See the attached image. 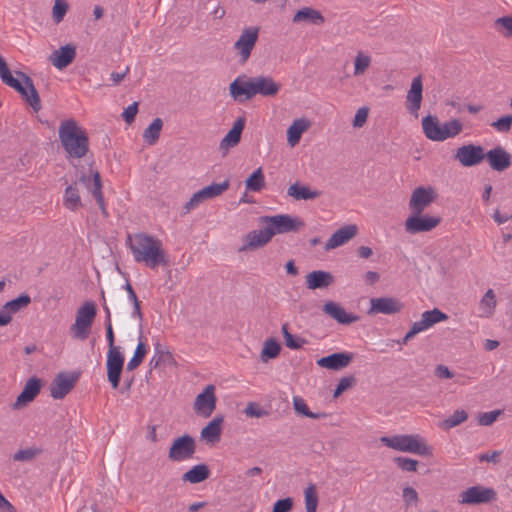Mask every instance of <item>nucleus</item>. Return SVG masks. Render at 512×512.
<instances>
[{"instance_id": "nucleus-1", "label": "nucleus", "mask_w": 512, "mask_h": 512, "mask_svg": "<svg viewBox=\"0 0 512 512\" xmlns=\"http://www.w3.org/2000/svg\"><path fill=\"white\" fill-rule=\"evenodd\" d=\"M127 244L137 263H144L151 269L159 265L167 266L169 260L163 248L162 241L145 233H137L133 237L128 236Z\"/></svg>"}, {"instance_id": "nucleus-2", "label": "nucleus", "mask_w": 512, "mask_h": 512, "mask_svg": "<svg viewBox=\"0 0 512 512\" xmlns=\"http://www.w3.org/2000/svg\"><path fill=\"white\" fill-rule=\"evenodd\" d=\"M58 133L61 144L70 158L80 159L87 154L88 136L75 120L62 121Z\"/></svg>"}, {"instance_id": "nucleus-3", "label": "nucleus", "mask_w": 512, "mask_h": 512, "mask_svg": "<svg viewBox=\"0 0 512 512\" xmlns=\"http://www.w3.org/2000/svg\"><path fill=\"white\" fill-rule=\"evenodd\" d=\"M380 441L391 449L413 453L420 456H430L432 448L419 434H403L394 436H383Z\"/></svg>"}, {"instance_id": "nucleus-4", "label": "nucleus", "mask_w": 512, "mask_h": 512, "mask_svg": "<svg viewBox=\"0 0 512 512\" xmlns=\"http://www.w3.org/2000/svg\"><path fill=\"white\" fill-rule=\"evenodd\" d=\"M17 77H10L4 84L15 89L35 112L41 110V100L32 79L21 71L15 72Z\"/></svg>"}, {"instance_id": "nucleus-5", "label": "nucleus", "mask_w": 512, "mask_h": 512, "mask_svg": "<svg viewBox=\"0 0 512 512\" xmlns=\"http://www.w3.org/2000/svg\"><path fill=\"white\" fill-rule=\"evenodd\" d=\"M17 77H10L4 84L15 89L35 112L41 110V100L32 79L21 71L15 72Z\"/></svg>"}, {"instance_id": "nucleus-6", "label": "nucleus", "mask_w": 512, "mask_h": 512, "mask_svg": "<svg viewBox=\"0 0 512 512\" xmlns=\"http://www.w3.org/2000/svg\"><path fill=\"white\" fill-rule=\"evenodd\" d=\"M96 316V306L94 302H85L76 312L75 323L70 328L73 338L86 340L90 334V329Z\"/></svg>"}, {"instance_id": "nucleus-7", "label": "nucleus", "mask_w": 512, "mask_h": 512, "mask_svg": "<svg viewBox=\"0 0 512 512\" xmlns=\"http://www.w3.org/2000/svg\"><path fill=\"white\" fill-rule=\"evenodd\" d=\"M260 222L265 224L268 230L273 232V236L276 234L296 232L304 226V222L300 218L293 217L289 214L263 216L260 218Z\"/></svg>"}, {"instance_id": "nucleus-8", "label": "nucleus", "mask_w": 512, "mask_h": 512, "mask_svg": "<svg viewBox=\"0 0 512 512\" xmlns=\"http://www.w3.org/2000/svg\"><path fill=\"white\" fill-rule=\"evenodd\" d=\"M259 38V28L248 26L242 29L239 38L233 45V49L239 57V62L245 64L251 56Z\"/></svg>"}, {"instance_id": "nucleus-9", "label": "nucleus", "mask_w": 512, "mask_h": 512, "mask_svg": "<svg viewBox=\"0 0 512 512\" xmlns=\"http://www.w3.org/2000/svg\"><path fill=\"white\" fill-rule=\"evenodd\" d=\"M196 451L195 439L185 434L176 438L168 452V457L171 461L182 462L193 457Z\"/></svg>"}, {"instance_id": "nucleus-10", "label": "nucleus", "mask_w": 512, "mask_h": 512, "mask_svg": "<svg viewBox=\"0 0 512 512\" xmlns=\"http://www.w3.org/2000/svg\"><path fill=\"white\" fill-rule=\"evenodd\" d=\"M441 217L412 213L405 221V231L409 234L429 232L441 223Z\"/></svg>"}, {"instance_id": "nucleus-11", "label": "nucleus", "mask_w": 512, "mask_h": 512, "mask_svg": "<svg viewBox=\"0 0 512 512\" xmlns=\"http://www.w3.org/2000/svg\"><path fill=\"white\" fill-rule=\"evenodd\" d=\"M454 158L464 167H473L485 159V151L480 145L466 144L456 150Z\"/></svg>"}, {"instance_id": "nucleus-12", "label": "nucleus", "mask_w": 512, "mask_h": 512, "mask_svg": "<svg viewBox=\"0 0 512 512\" xmlns=\"http://www.w3.org/2000/svg\"><path fill=\"white\" fill-rule=\"evenodd\" d=\"M124 355L121 349L108 350L107 352V377L111 386L117 389L120 382L121 373L124 366Z\"/></svg>"}, {"instance_id": "nucleus-13", "label": "nucleus", "mask_w": 512, "mask_h": 512, "mask_svg": "<svg viewBox=\"0 0 512 512\" xmlns=\"http://www.w3.org/2000/svg\"><path fill=\"white\" fill-rule=\"evenodd\" d=\"M404 308V304L395 297H378L370 299L369 315L385 314L392 315L399 313Z\"/></svg>"}, {"instance_id": "nucleus-14", "label": "nucleus", "mask_w": 512, "mask_h": 512, "mask_svg": "<svg viewBox=\"0 0 512 512\" xmlns=\"http://www.w3.org/2000/svg\"><path fill=\"white\" fill-rule=\"evenodd\" d=\"M216 400L215 387L207 385L194 401L195 412L205 418L211 416L216 408Z\"/></svg>"}, {"instance_id": "nucleus-15", "label": "nucleus", "mask_w": 512, "mask_h": 512, "mask_svg": "<svg viewBox=\"0 0 512 512\" xmlns=\"http://www.w3.org/2000/svg\"><path fill=\"white\" fill-rule=\"evenodd\" d=\"M436 198V193L431 187H418L411 195L409 208L414 214H421Z\"/></svg>"}, {"instance_id": "nucleus-16", "label": "nucleus", "mask_w": 512, "mask_h": 512, "mask_svg": "<svg viewBox=\"0 0 512 512\" xmlns=\"http://www.w3.org/2000/svg\"><path fill=\"white\" fill-rule=\"evenodd\" d=\"M448 316L437 308L425 311L421 315V319L412 324L409 330V336L415 337L417 334L426 331L433 325L447 320Z\"/></svg>"}, {"instance_id": "nucleus-17", "label": "nucleus", "mask_w": 512, "mask_h": 512, "mask_svg": "<svg viewBox=\"0 0 512 512\" xmlns=\"http://www.w3.org/2000/svg\"><path fill=\"white\" fill-rule=\"evenodd\" d=\"M496 498V492L492 488L483 486H472L461 493V503L482 504L493 501Z\"/></svg>"}, {"instance_id": "nucleus-18", "label": "nucleus", "mask_w": 512, "mask_h": 512, "mask_svg": "<svg viewBox=\"0 0 512 512\" xmlns=\"http://www.w3.org/2000/svg\"><path fill=\"white\" fill-rule=\"evenodd\" d=\"M273 237V232L268 230L267 226L263 229L253 230L243 238V245L238 249L239 252L255 250L265 246Z\"/></svg>"}, {"instance_id": "nucleus-19", "label": "nucleus", "mask_w": 512, "mask_h": 512, "mask_svg": "<svg viewBox=\"0 0 512 512\" xmlns=\"http://www.w3.org/2000/svg\"><path fill=\"white\" fill-rule=\"evenodd\" d=\"M79 182H81L94 196L99 208L102 210L103 214H107L104 202V196L102 193V184L101 178L98 171L92 172L91 175L83 174L79 178Z\"/></svg>"}, {"instance_id": "nucleus-20", "label": "nucleus", "mask_w": 512, "mask_h": 512, "mask_svg": "<svg viewBox=\"0 0 512 512\" xmlns=\"http://www.w3.org/2000/svg\"><path fill=\"white\" fill-rule=\"evenodd\" d=\"M253 96L272 97L278 94L281 85L269 76L251 77Z\"/></svg>"}, {"instance_id": "nucleus-21", "label": "nucleus", "mask_w": 512, "mask_h": 512, "mask_svg": "<svg viewBox=\"0 0 512 512\" xmlns=\"http://www.w3.org/2000/svg\"><path fill=\"white\" fill-rule=\"evenodd\" d=\"M77 378L71 374L60 373L53 380L50 394L54 399L64 398L74 387Z\"/></svg>"}, {"instance_id": "nucleus-22", "label": "nucleus", "mask_w": 512, "mask_h": 512, "mask_svg": "<svg viewBox=\"0 0 512 512\" xmlns=\"http://www.w3.org/2000/svg\"><path fill=\"white\" fill-rule=\"evenodd\" d=\"M323 312L340 324L350 325L359 320V316L348 313L340 304L328 301L323 305Z\"/></svg>"}, {"instance_id": "nucleus-23", "label": "nucleus", "mask_w": 512, "mask_h": 512, "mask_svg": "<svg viewBox=\"0 0 512 512\" xmlns=\"http://www.w3.org/2000/svg\"><path fill=\"white\" fill-rule=\"evenodd\" d=\"M353 360V353L339 352L333 353L317 360V365L329 370L338 371L347 367Z\"/></svg>"}, {"instance_id": "nucleus-24", "label": "nucleus", "mask_w": 512, "mask_h": 512, "mask_svg": "<svg viewBox=\"0 0 512 512\" xmlns=\"http://www.w3.org/2000/svg\"><path fill=\"white\" fill-rule=\"evenodd\" d=\"M490 167L498 172L508 169L511 165V155L501 146H497L485 153Z\"/></svg>"}, {"instance_id": "nucleus-25", "label": "nucleus", "mask_w": 512, "mask_h": 512, "mask_svg": "<svg viewBox=\"0 0 512 512\" xmlns=\"http://www.w3.org/2000/svg\"><path fill=\"white\" fill-rule=\"evenodd\" d=\"M41 390V382L36 377H31L25 384L22 392L13 404L14 409H20L32 402Z\"/></svg>"}, {"instance_id": "nucleus-26", "label": "nucleus", "mask_w": 512, "mask_h": 512, "mask_svg": "<svg viewBox=\"0 0 512 512\" xmlns=\"http://www.w3.org/2000/svg\"><path fill=\"white\" fill-rule=\"evenodd\" d=\"M231 96L239 102L253 98L251 79L237 77L229 86Z\"/></svg>"}, {"instance_id": "nucleus-27", "label": "nucleus", "mask_w": 512, "mask_h": 512, "mask_svg": "<svg viewBox=\"0 0 512 512\" xmlns=\"http://www.w3.org/2000/svg\"><path fill=\"white\" fill-rule=\"evenodd\" d=\"M76 56V48L71 44L60 47L50 55V61L57 69H64L70 65Z\"/></svg>"}, {"instance_id": "nucleus-28", "label": "nucleus", "mask_w": 512, "mask_h": 512, "mask_svg": "<svg viewBox=\"0 0 512 512\" xmlns=\"http://www.w3.org/2000/svg\"><path fill=\"white\" fill-rule=\"evenodd\" d=\"M356 225H346L332 234L325 244V250H332L344 245L357 234Z\"/></svg>"}, {"instance_id": "nucleus-29", "label": "nucleus", "mask_w": 512, "mask_h": 512, "mask_svg": "<svg viewBox=\"0 0 512 512\" xmlns=\"http://www.w3.org/2000/svg\"><path fill=\"white\" fill-rule=\"evenodd\" d=\"M423 84L421 76L412 80L410 90L407 93V109L410 113L416 114L421 107Z\"/></svg>"}, {"instance_id": "nucleus-30", "label": "nucleus", "mask_w": 512, "mask_h": 512, "mask_svg": "<svg viewBox=\"0 0 512 512\" xmlns=\"http://www.w3.org/2000/svg\"><path fill=\"white\" fill-rule=\"evenodd\" d=\"M306 286L310 290L323 289L330 286L333 281V275L330 272L315 270L306 275Z\"/></svg>"}, {"instance_id": "nucleus-31", "label": "nucleus", "mask_w": 512, "mask_h": 512, "mask_svg": "<svg viewBox=\"0 0 512 512\" xmlns=\"http://www.w3.org/2000/svg\"><path fill=\"white\" fill-rule=\"evenodd\" d=\"M292 22L295 24L308 23L320 26L324 24L325 18L320 11L306 6L294 14Z\"/></svg>"}, {"instance_id": "nucleus-32", "label": "nucleus", "mask_w": 512, "mask_h": 512, "mask_svg": "<svg viewBox=\"0 0 512 512\" xmlns=\"http://www.w3.org/2000/svg\"><path fill=\"white\" fill-rule=\"evenodd\" d=\"M245 126V118L239 117L233 124V127L220 142L221 150H228L236 146L241 140V134Z\"/></svg>"}, {"instance_id": "nucleus-33", "label": "nucleus", "mask_w": 512, "mask_h": 512, "mask_svg": "<svg viewBox=\"0 0 512 512\" xmlns=\"http://www.w3.org/2000/svg\"><path fill=\"white\" fill-rule=\"evenodd\" d=\"M422 128L425 136L432 141H444L442 125L433 116H426L422 119Z\"/></svg>"}, {"instance_id": "nucleus-34", "label": "nucleus", "mask_w": 512, "mask_h": 512, "mask_svg": "<svg viewBox=\"0 0 512 512\" xmlns=\"http://www.w3.org/2000/svg\"><path fill=\"white\" fill-rule=\"evenodd\" d=\"M310 122L305 118H299L293 121L287 130V140L291 147L299 143L302 134L309 128Z\"/></svg>"}, {"instance_id": "nucleus-35", "label": "nucleus", "mask_w": 512, "mask_h": 512, "mask_svg": "<svg viewBox=\"0 0 512 512\" xmlns=\"http://www.w3.org/2000/svg\"><path fill=\"white\" fill-rule=\"evenodd\" d=\"M497 307V299L493 289H488L479 301V317L490 318Z\"/></svg>"}, {"instance_id": "nucleus-36", "label": "nucleus", "mask_w": 512, "mask_h": 512, "mask_svg": "<svg viewBox=\"0 0 512 512\" xmlns=\"http://www.w3.org/2000/svg\"><path fill=\"white\" fill-rule=\"evenodd\" d=\"M222 423L223 417H215L202 429L201 438L212 444L218 442L221 436Z\"/></svg>"}, {"instance_id": "nucleus-37", "label": "nucleus", "mask_w": 512, "mask_h": 512, "mask_svg": "<svg viewBox=\"0 0 512 512\" xmlns=\"http://www.w3.org/2000/svg\"><path fill=\"white\" fill-rule=\"evenodd\" d=\"M63 205L70 211H77L80 207H82V201L77 182L66 187L63 196Z\"/></svg>"}, {"instance_id": "nucleus-38", "label": "nucleus", "mask_w": 512, "mask_h": 512, "mask_svg": "<svg viewBox=\"0 0 512 512\" xmlns=\"http://www.w3.org/2000/svg\"><path fill=\"white\" fill-rule=\"evenodd\" d=\"M210 475V470L205 464L193 466L190 470L183 474L182 479L192 484L205 481Z\"/></svg>"}, {"instance_id": "nucleus-39", "label": "nucleus", "mask_w": 512, "mask_h": 512, "mask_svg": "<svg viewBox=\"0 0 512 512\" xmlns=\"http://www.w3.org/2000/svg\"><path fill=\"white\" fill-rule=\"evenodd\" d=\"M287 194L295 200H312L319 197L321 193L317 190H311L307 186H301L295 183L288 188Z\"/></svg>"}, {"instance_id": "nucleus-40", "label": "nucleus", "mask_w": 512, "mask_h": 512, "mask_svg": "<svg viewBox=\"0 0 512 512\" xmlns=\"http://www.w3.org/2000/svg\"><path fill=\"white\" fill-rule=\"evenodd\" d=\"M154 349L155 353L149 363L151 368H157L161 365H169L173 362L172 354L159 342L154 345Z\"/></svg>"}, {"instance_id": "nucleus-41", "label": "nucleus", "mask_w": 512, "mask_h": 512, "mask_svg": "<svg viewBox=\"0 0 512 512\" xmlns=\"http://www.w3.org/2000/svg\"><path fill=\"white\" fill-rule=\"evenodd\" d=\"M163 127L161 118H155L152 123L144 130L143 139L148 145H154L160 137Z\"/></svg>"}, {"instance_id": "nucleus-42", "label": "nucleus", "mask_w": 512, "mask_h": 512, "mask_svg": "<svg viewBox=\"0 0 512 512\" xmlns=\"http://www.w3.org/2000/svg\"><path fill=\"white\" fill-rule=\"evenodd\" d=\"M281 351V345L280 343L274 339L269 338L264 342L263 349L261 351V360L262 362L266 363L270 359H274L278 357L279 353Z\"/></svg>"}, {"instance_id": "nucleus-43", "label": "nucleus", "mask_w": 512, "mask_h": 512, "mask_svg": "<svg viewBox=\"0 0 512 512\" xmlns=\"http://www.w3.org/2000/svg\"><path fill=\"white\" fill-rule=\"evenodd\" d=\"M246 189L252 192H259L265 186V177L262 168H258L246 180Z\"/></svg>"}, {"instance_id": "nucleus-44", "label": "nucleus", "mask_w": 512, "mask_h": 512, "mask_svg": "<svg viewBox=\"0 0 512 512\" xmlns=\"http://www.w3.org/2000/svg\"><path fill=\"white\" fill-rule=\"evenodd\" d=\"M468 418V414L465 410H456L452 415L441 422L440 427L444 430H450L463 422Z\"/></svg>"}, {"instance_id": "nucleus-45", "label": "nucleus", "mask_w": 512, "mask_h": 512, "mask_svg": "<svg viewBox=\"0 0 512 512\" xmlns=\"http://www.w3.org/2000/svg\"><path fill=\"white\" fill-rule=\"evenodd\" d=\"M282 334L284 337L285 345L293 350H297L303 347L304 344L307 343V340L301 337L293 336L288 330V324L285 323L282 325Z\"/></svg>"}, {"instance_id": "nucleus-46", "label": "nucleus", "mask_w": 512, "mask_h": 512, "mask_svg": "<svg viewBox=\"0 0 512 512\" xmlns=\"http://www.w3.org/2000/svg\"><path fill=\"white\" fill-rule=\"evenodd\" d=\"M31 303V298L28 294H22L19 297L6 302L5 309L11 312V314H15L22 309L26 308Z\"/></svg>"}, {"instance_id": "nucleus-47", "label": "nucleus", "mask_w": 512, "mask_h": 512, "mask_svg": "<svg viewBox=\"0 0 512 512\" xmlns=\"http://www.w3.org/2000/svg\"><path fill=\"white\" fill-rule=\"evenodd\" d=\"M146 353H147L146 346L140 340L136 346L133 357L127 363L126 369L128 371L135 370L142 363L143 359L145 358Z\"/></svg>"}, {"instance_id": "nucleus-48", "label": "nucleus", "mask_w": 512, "mask_h": 512, "mask_svg": "<svg viewBox=\"0 0 512 512\" xmlns=\"http://www.w3.org/2000/svg\"><path fill=\"white\" fill-rule=\"evenodd\" d=\"M306 512H316L318 506V495L316 487L310 484L304 491Z\"/></svg>"}, {"instance_id": "nucleus-49", "label": "nucleus", "mask_w": 512, "mask_h": 512, "mask_svg": "<svg viewBox=\"0 0 512 512\" xmlns=\"http://www.w3.org/2000/svg\"><path fill=\"white\" fill-rule=\"evenodd\" d=\"M294 409L297 413L302 414L305 417L312 419H320L326 417L325 413H314L311 412L306 402L300 397L293 398Z\"/></svg>"}, {"instance_id": "nucleus-50", "label": "nucleus", "mask_w": 512, "mask_h": 512, "mask_svg": "<svg viewBox=\"0 0 512 512\" xmlns=\"http://www.w3.org/2000/svg\"><path fill=\"white\" fill-rule=\"evenodd\" d=\"M229 188V181L225 180L222 183H212L209 186L202 188L203 194L207 200L216 198L223 194Z\"/></svg>"}, {"instance_id": "nucleus-51", "label": "nucleus", "mask_w": 512, "mask_h": 512, "mask_svg": "<svg viewBox=\"0 0 512 512\" xmlns=\"http://www.w3.org/2000/svg\"><path fill=\"white\" fill-rule=\"evenodd\" d=\"M494 28L504 37L512 36V16L499 17L494 21Z\"/></svg>"}, {"instance_id": "nucleus-52", "label": "nucleus", "mask_w": 512, "mask_h": 512, "mask_svg": "<svg viewBox=\"0 0 512 512\" xmlns=\"http://www.w3.org/2000/svg\"><path fill=\"white\" fill-rule=\"evenodd\" d=\"M463 125L457 119L449 120L442 124L444 140L457 136L462 131Z\"/></svg>"}, {"instance_id": "nucleus-53", "label": "nucleus", "mask_w": 512, "mask_h": 512, "mask_svg": "<svg viewBox=\"0 0 512 512\" xmlns=\"http://www.w3.org/2000/svg\"><path fill=\"white\" fill-rule=\"evenodd\" d=\"M371 64V57L363 52H358L354 60V75L359 76L365 73Z\"/></svg>"}, {"instance_id": "nucleus-54", "label": "nucleus", "mask_w": 512, "mask_h": 512, "mask_svg": "<svg viewBox=\"0 0 512 512\" xmlns=\"http://www.w3.org/2000/svg\"><path fill=\"white\" fill-rule=\"evenodd\" d=\"M206 200H207V198L203 194L202 189L197 191L196 193H194L192 195L190 200L188 202H186V204L184 205V213L185 214L189 213L191 210L195 209L196 207H198L201 203H203Z\"/></svg>"}, {"instance_id": "nucleus-55", "label": "nucleus", "mask_w": 512, "mask_h": 512, "mask_svg": "<svg viewBox=\"0 0 512 512\" xmlns=\"http://www.w3.org/2000/svg\"><path fill=\"white\" fill-rule=\"evenodd\" d=\"M491 126L498 132L507 133L512 126V115H505L491 123Z\"/></svg>"}, {"instance_id": "nucleus-56", "label": "nucleus", "mask_w": 512, "mask_h": 512, "mask_svg": "<svg viewBox=\"0 0 512 512\" xmlns=\"http://www.w3.org/2000/svg\"><path fill=\"white\" fill-rule=\"evenodd\" d=\"M500 414V410L480 413L478 416V424L481 426H490L498 419Z\"/></svg>"}, {"instance_id": "nucleus-57", "label": "nucleus", "mask_w": 512, "mask_h": 512, "mask_svg": "<svg viewBox=\"0 0 512 512\" xmlns=\"http://www.w3.org/2000/svg\"><path fill=\"white\" fill-rule=\"evenodd\" d=\"M394 462L404 471L415 472L417 470L418 461L407 457H396Z\"/></svg>"}, {"instance_id": "nucleus-58", "label": "nucleus", "mask_w": 512, "mask_h": 512, "mask_svg": "<svg viewBox=\"0 0 512 512\" xmlns=\"http://www.w3.org/2000/svg\"><path fill=\"white\" fill-rule=\"evenodd\" d=\"M68 10V4L64 0H56L53 6V18L56 23L63 20Z\"/></svg>"}, {"instance_id": "nucleus-59", "label": "nucleus", "mask_w": 512, "mask_h": 512, "mask_svg": "<svg viewBox=\"0 0 512 512\" xmlns=\"http://www.w3.org/2000/svg\"><path fill=\"white\" fill-rule=\"evenodd\" d=\"M37 453L38 450L36 449H22L14 454L13 459L14 461H29L32 460L37 455Z\"/></svg>"}, {"instance_id": "nucleus-60", "label": "nucleus", "mask_w": 512, "mask_h": 512, "mask_svg": "<svg viewBox=\"0 0 512 512\" xmlns=\"http://www.w3.org/2000/svg\"><path fill=\"white\" fill-rule=\"evenodd\" d=\"M369 109L367 107H361L357 110L354 120L353 126L356 128L362 127L367 119H368Z\"/></svg>"}, {"instance_id": "nucleus-61", "label": "nucleus", "mask_w": 512, "mask_h": 512, "mask_svg": "<svg viewBox=\"0 0 512 512\" xmlns=\"http://www.w3.org/2000/svg\"><path fill=\"white\" fill-rule=\"evenodd\" d=\"M403 500L407 506L416 504L418 501V493L412 487H405L403 489Z\"/></svg>"}, {"instance_id": "nucleus-62", "label": "nucleus", "mask_w": 512, "mask_h": 512, "mask_svg": "<svg viewBox=\"0 0 512 512\" xmlns=\"http://www.w3.org/2000/svg\"><path fill=\"white\" fill-rule=\"evenodd\" d=\"M137 112H138V103L134 102L124 109V111L122 113V117L128 124H131L135 120V116H136Z\"/></svg>"}, {"instance_id": "nucleus-63", "label": "nucleus", "mask_w": 512, "mask_h": 512, "mask_svg": "<svg viewBox=\"0 0 512 512\" xmlns=\"http://www.w3.org/2000/svg\"><path fill=\"white\" fill-rule=\"evenodd\" d=\"M293 507V500L285 498L278 500L273 506V512H289Z\"/></svg>"}, {"instance_id": "nucleus-64", "label": "nucleus", "mask_w": 512, "mask_h": 512, "mask_svg": "<svg viewBox=\"0 0 512 512\" xmlns=\"http://www.w3.org/2000/svg\"><path fill=\"white\" fill-rule=\"evenodd\" d=\"M353 382H354V378L353 377H343V378H341L340 381L338 382L337 386H336L335 391H334V397L339 396L345 390L350 388L352 386Z\"/></svg>"}]
</instances>
